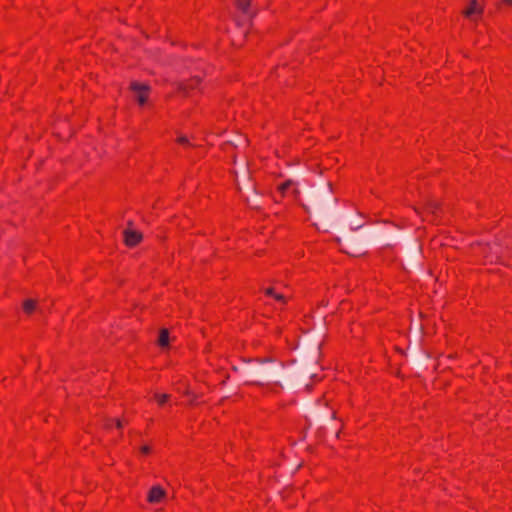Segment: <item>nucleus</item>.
Wrapping results in <instances>:
<instances>
[{
  "mask_svg": "<svg viewBox=\"0 0 512 512\" xmlns=\"http://www.w3.org/2000/svg\"><path fill=\"white\" fill-rule=\"evenodd\" d=\"M310 198L316 212L323 217L328 215V203L331 201L333 203L337 202V199L332 197V187L330 184L322 189L313 191Z\"/></svg>",
  "mask_w": 512,
  "mask_h": 512,
  "instance_id": "nucleus-1",
  "label": "nucleus"
},
{
  "mask_svg": "<svg viewBox=\"0 0 512 512\" xmlns=\"http://www.w3.org/2000/svg\"><path fill=\"white\" fill-rule=\"evenodd\" d=\"M259 366L255 369L248 371V374L258 376L262 379H272L277 376L276 367L272 366L273 360L271 358H265L257 360Z\"/></svg>",
  "mask_w": 512,
  "mask_h": 512,
  "instance_id": "nucleus-2",
  "label": "nucleus"
},
{
  "mask_svg": "<svg viewBox=\"0 0 512 512\" xmlns=\"http://www.w3.org/2000/svg\"><path fill=\"white\" fill-rule=\"evenodd\" d=\"M130 89L134 92L135 98L140 105H144L147 101V94L150 91V86L136 81L131 82Z\"/></svg>",
  "mask_w": 512,
  "mask_h": 512,
  "instance_id": "nucleus-3",
  "label": "nucleus"
},
{
  "mask_svg": "<svg viewBox=\"0 0 512 512\" xmlns=\"http://www.w3.org/2000/svg\"><path fill=\"white\" fill-rule=\"evenodd\" d=\"M124 236V243L129 246L133 247L137 245L143 238L142 234L136 230L127 228L123 231Z\"/></svg>",
  "mask_w": 512,
  "mask_h": 512,
  "instance_id": "nucleus-4",
  "label": "nucleus"
},
{
  "mask_svg": "<svg viewBox=\"0 0 512 512\" xmlns=\"http://www.w3.org/2000/svg\"><path fill=\"white\" fill-rule=\"evenodd\" d=\"M165 496V490L161 486L155 485L150 489L147 496V500L150 503L155 504L161 502L165 498Z\"/></svg>",
  "mask_w": 512,
  "mask_h": 512,
  "instance_id": "nucleus-5",
  "label": "nucleus"
},
{
  "mask_svg": "<svg viewBox=\"0 0 512 512\" xmlns=\"http://www.w3.org/2000/svg\"><path fill=\"white\" fill-rule=\"evenodd\" d=\"M199 82V77H193L188 83L179 81L175 85L180 92H182L184 95H188L189 91L194 89Z\"/></svg>",
  "mask_w": 512,
  "mask_h": 512,
  "instance_id": "nucleus-6",
  "label": "nucleus"
},
{
  "mask_svg": "<svg viewBox=\"0 0 512 512\" xmlns=\"http://www.w3.org/2000/svg\"><path fill=\"white\" fill-rule=\"evenodd\" d=\"M237 8L247 17L253 18L256 15V11L251 9V0H235Z\"/></svg>",
  "mask_w": 512,
  "mask_h": 512,
  "instance_id": "nucleus-7",
  "label": "nucleus"
},
{
  "mask_svg": "<svg viewBox=\"0 0 512 512\" xmlns=\"http://www.w3.org/2000/svg\"><path fill=\"white\" fill-rule=\"evenodd\" d=\"M483 13V7L480 6L477 0H471L469 6L463 10V15L467 18H471L473 15H481Z\"/></svg>",
  "mask_w": 512,
  "mask_h": 512,
  "instance_id": "nucleus-8",
  "label": "nucleus"
},
{
  "mask_svg": "<svg viewBox=\"0 0 512 512\" xmlns=\"http://www.w3.org/2000/svg\"><path fill=\"white\" fill-rule=\"evenodd\" d=\"M158 344L161 347H167L169 344V332L167 329L163 328L160 330L159 338H158Z\"/></svg>",
  "mask_w": 512,
  "mask_h": 512,
  "instance_id": "nucleus-9",
  "label": "nucleus"
},
{
  "mask_svg": "<svg viewBox=\"0 0 512 512\" xmlns=\"http://www.w3.org/2000/svg\"><path fill=\"white\" fill-rule=\"evenodd\" d=\"M425 204L429 210L430 213L436 214V212L441 208V204L437 201L427 199L425 201Z\"/></svg>",
  "mask_w": 512,
  "mask_h": 512,
  "instance_id": "nucleus-10",
  "label": "nucleus"
},
{
  "mask_svg": "<svg viewBox=\"0 0 512 512\" xmlns=\"http://www.w3.org/2000/svg\"><path fill=\"white\" fill-rule=\"evenodd\" d=\"M36 307V302L32 299L25 300L23 303V309L26 313L30 314Z\"/></svg>",
  "mask_w": 512,
  "mask_h": 512,
  "instance_id": "nucleus-11",
  "label": "nucleus"
},
{
  "mask_svg": "<svg viewBox=\"0 0 512 512\" xmlns=\"http://www.w3.org/2000/svg\"><path fill=\"white\" fill-rule=\"evenodd\" d=\"M296 183L293 181V180H288L286 182H284L283 184H281L278 189L279 191L284 194L289 188H291L292 186H295Z\"/></svg>",
  "mask_w": 512,
  "mask_h": 512,
  "instance_id": "nucleus-12",
  "label": "nucleus"
},
{
  "mask_svg": "<svg viewBox=\"0 0 512 512\" xmlns=\"http://www.w3.org/2000/svg\"><path fill=\"white\" fill-rule=\"evenodd\" d=\"M157 401L159 402V404H163L165 401H167V399L169 398V395L168 394H156L155 395Z\"/></svg>",
  "mask_w": 512,
  "mask_h": 512,
  "instance_id": "nucleus-13",
  "label": "nucleus"
},
{
  "mask_svg": "<svg viewBox=\"0 0 512 512\" xmlns=\"http://www.w3.org/2000/svg\"><path fill=\"white\" fill-rule=\"evenodd\" d=\"M349 243H350V246L356 250L360 245H361V241L359 239H356V238H352L349 240Z\"/></svg>",
  "mask_w": 512,
  "mask_h": 512,
  "instance_id": "nucleus-14",
  "label": "nucleus"
},
{
  "mask_svg": "<svg viewBox=\"0 0 512 512\" xmlns=\"http://www.w3.org/2000/svg\"><path fill=\"white\" fill-rule=\"evenodd\" d=\"M177 141L181 144H189L187 137L183 135L179 136Z\"/></svg>",
  "mask_w": 512,
  "mask_h": 512,
  "instance_id": "nucleus-15",
  "label": "nucleus"
},
{
  "mask_svg": "<svg viewBox=\"0 0 512 512\" xmlns=\"http://www.w3.org/2000/svg\"><path fill=\"white\" fill-rule=\"evenodd\" d=\"M274 298H275L277 301H280V302H283V303H285V302H286V298H285V297H284V295H282V294L276 293Z\"/></svg>",
  "mask_w": 512,
  "mask_h": 512,
  "instance_id": "nucleus-16",
  "label": "nucleus"
},
{
  "mask_svg": "<svg viewBox=\"0 0 512 512\" xmlns=\"http://www.w3.org/2000/svg\"><path fill=\"white\" fill-rule=\"evenodd\" d=\"M265 293H266L267 295H269V296H272V297H275V294H276V292L274 291V289H273V288H267V289H265Z\"/></svg>",
  "mask_w": 512,
  "mask_h": 512,
  "instance_id": "nucleus-17",
  "label": "nucleus"
},
{
  "mask_svg": "<svg viewBox=\"0 0 512 512\" xmlns=\"http://www.w3.org/2000/svg\"><path fill=\"white\" fill-rule=\"evenodd\" d=\"M361 227H363L362 223H360V224L355 223V225L351 224V230L352 231H356V230L360 229Z\"/></svg>",
  "mask_w": 512,
  "mask_h": 512,
  "instance_id": "nucleus-18",
  "label": "nucleus"
},
{
  "mask_svg": "<svg viewBox=\"0 0 512 512\" xmlns=\"http://www.w3.org/2000/svg\"><path fill=\"white\" fill-rule=\"evenodd\" d=\"M141 451H142L143 453H148V452L150 451V448H149L148 446H143V447L141 448Z\"/></svg>",
  "mask_w": 512,
  "mask_h": 512,
  "instance_id": "nucleus-19",
  "label": "nucleus"
},
{
  "mask_svg": "<svg viewBox=\"0 0 512 512\" xmlns=\"http://www.w3.org/2000/svg\"><path fill=\"white\" fill-rule=\"evenodd\" d=\"M234 21H235L237 26L240 27L242 25V22H241V20L239 18H235Z\"/></svg>",
  "mask_w": 512,
  "mask_h": 512,
  "instance_id": "nucleus-20",
  "label": "nucleus"
},
{
  "mask_svg": "<svg viewBox=\"0 0 512 512\" xmlns=\"http://www.w3.org/2000/svg\"><path fill=\"white\" fill-rule=\"evenodd\" d=\"M292 187H293L292 193L297 196L299 194V190L294 186H292Z\"/></svg>",
  "mask_w": 512,
  "mask_h": 512,
  "instance_id": "nucleus-21",
  "label": "nucleus"
},
{
  "mask_svg": "<svg viewBox=\"0 0 512 512\" xmlns=\"http://www.w3.org/2000/svg\"><path fill=\"white\" fill-rule=\"evenodd\" d=\"M116 426L118 428H121L122 427V421L121 420H116Z\"/></svg>",
  "mask_w": 512,
  "mask_h": 512,
  "instance_id": "nucleus-22",
  "label": "nucleus"
},
{
  "mask_svg": "<svg viewBox=\"0 0 512 512\" xmlns=\"http://www.w3.org/2000/svg\"><path fill=\"white\" fill-rule=\"evenodd\" d=\"M413 209L418 215H421L420 210L417 207H413Z\"/></svg>",
  "mask_w": 512,
  "mask_h": 512,
  "instance_id": "nucleus-23",
  "label": "nucleus"
},
{
  "mask_svg": "<svg viewBox=\"0 0 512 512\" xmlns=\"http://www.w3.org/2000/svg\"><path fill=\"white\" fill-rule=\"evenodd\" d=\"M127 225H128V228L132 229L133 222L132 221H128Z\"/></svg>",
  "mask_w": 512,
  "mask_h": 512,
  "instance_id": "nucleus-24",
  "label": "nucleus"
},
{
  "mask_svg": "<svg viewBox=\"0 0 512 512\" xmlns=\"http://www.w3.org/2000/svg\"><path fill=\"white\" fill-rule=\"evenodd\" d=\"M504 3L508 4V5H512V0H503Z\"/></svg>",
  "mask_w": 512,
  "mask_h": 512,
  "instance_id": "nucleus-25",
  "label": "nucleus"
},
{
  "mask_svg": "<svg viewBox=\"0 0 512 512\" xmlns=\"http://www.w3.org/2000/svg\"><path fill=\"white\" fill-rule=\"evenodd\" d=\"M254 383L257 384V385H263L262 381H255Z\"/></svg>",
  "mask_w": 512,
  "mask_h": 512,
  "instance_id": "nucleus-26",
  "label": "nucleus"
},
{
  "mask_svg": "<svg viewBox=\"0 0 512 512\" xmlns=\"http://www.w3.org/2000/svg\"><path fill=\"white\" fill-rule=\"evenodd\" d=\"M345 253L349 254V255H355L354 253H351L350 251H347V250H343Z\"/></svg>",
  "mask_w": 512,
  "mask_h": 512,
  "instance_id": "nucleus-27",
  "label": "nucleus"
},
{
  "mask_svg": "<svg viewBox=\"0 0 512 512\" xmlns=\"http://www.w3.org/2000/svg\"><path fill=\"white\" fill-rule=\"evenodd\" d=\"M331 418H332V419H335V418H336V414H335V412H332V414H331Z\"/></svg>",
  "mask_w": 512,
  "mask_h": 512,
  "instance_id": "nucleus-28",
  "label": "nucleus"
},
{
  "mask_svg": "<svg viewBox=\"0 0 512 512\" xmlns=\"http://www.w3.org/2000/svg\"><path fill=\"white\" fill-rule=\"evenodd\" d=\"M247 203H248L251 207H253V206H252V202H251L249 199H247Z\"/></svg>",
  "mask_w": 512,
  "mask_h": 512,
  "instance_id": "nucleus-29",
  "label": "nucleus"
},
{
  "mask_svg": "<svg viewBox=\"0 0 512 512\" xmlns=\"http://www.w3.org/2000/svg\"><path fill=\"white\" fill-rule=\"evenodd\" d=\"M336 241H337L338 243H340V242H341V238H339V237H338V238H336Z\"/></svg>",
  "mask_w": 512,
  "mask_h": 512,
  "instance_id": "nucleus-30",
  "label": "nucleus"
}]
</instances>
